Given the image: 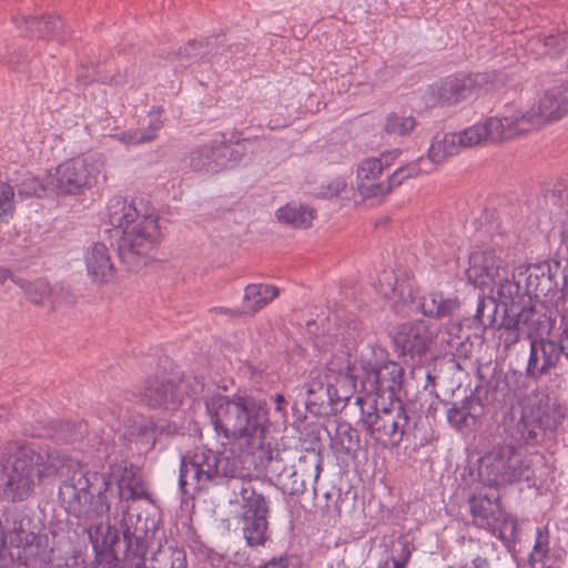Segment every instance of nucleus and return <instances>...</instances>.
<instances>
[{"mask_svg":"<svg viewBox=\"0 0 568 568\" xmlns=\"http://www.w3.org/2000/svg\"><path fill=\"white\" fill-rule=\"evenodd\" d=\"M212 311L215 313H221V314L227 315V316H234L237 314L236 311H232L226 307H214V308H212Z\"/></svg>","mask_w":568,"mask_h":568,"instance_id":"nucleus-53","label":"nucleus"},{"mask_svg":"<svg viewBox=\"0 0 568 568\" xmlns=\"http://www.w3.org/2000/svg\"><path fill=\"white\" fill-rule=\"evenodd\" d=\"M361 415L358 426L379 447L393 449L403 442L409 416L402 402L371 403L356 398Z\"/></svg>","mask_w":568,"mask_h":568,"instance_id":"nucleus-8","label":"nucleus"},{"mask_svg":"<svg viewBox=\"0 0 568 568\" xmlns=\"http://www.w3.org/2000/svg\"><path fill=\"white\" fill-rule=\"evenodd\" d=\"M415 126L416 120L414 116L393 112L386 116L384 130L388 134L404 136L409 134Z\"/></svg>","mask_w":568,"mask_h":568,"instance_id":"nucleus-35","label":"nucleus"},{"mask_svg":"<svg viewBox=\"0 0 568 568\" xmlns=\"http://www.w3.org/2000/svg\"><path fill=\"white\" fill-rule=\"evenodd\" d=\"M399 155V150L394 149L382 153L378 158H367L358 163L356 171V186L364 199H383L395 186L400 185L406 179L417 176L420 173H427L430 168H422L424 159L417 162L399 166L385 181H379L383 170L393 164Z\"/></svg>","mask_w":568,"mask_h":568,"instance_id":"nucleus-9","label":"nucleus"},{"mask_svg":"<svg viewBox=\"0 0 568 568\" xmlns=\"http://www.w3.org/2000/svg\"><path fill=\"white\" fill-rule=\"evenodd\" d=\"M59 438L63 440H72L75 438V435L71 434L69 436H59Z\"/></svg>","mask_w":568,"mask_h":568,"instance_id":"nucleus-57","label":"nucleus"},{"mask_svg":"<svg viewBox=\"0 0 568 568\" xmlns=\"http://www.w3.org/2000/svg\"><path fill=\"white\" fill-rule=\"evenodd\" d=\"M257 568H298V565L295 558L290 556H282L278 558H273L265 565Z\"/></svg>","mask_w":568,"mask_h":568,"instance_id":"nucleus-45","label":"nucleus"},{"mask_svg":"<svg viewBox=\"0 0 568 568\" xmlns=\"http://www.w3.org/2000/svg\"><path fill=\"white\" fill-rule=\"evenodd\" d=\"M549 550V534L546 527L538 528L536 531V540L530 554V561L535 566L542 562Z\"/></svg>","mask_w":568,"mask_h":568,"instance_id":"nucleus-39","label":"nucleus"},{"mask_svg":"<svg viewBox=\"0 0 568 568\" xmlns=\"http://www.w3.org/2000/svg\"><path fill=\"white\" fill-rule=\"evenodd\" d=\"M242 473V456L236 455L232 448L199 449L182 457L179 487L184 494L200 491L226 479L240 478Z\"/></svg>","mask_w":568,"mask_h":568,"instance_id":"nucleus-6","label":"nucleus"},{"mask_svg":"<svg viewBox=\"0 0 568 568\" xmlns=\"http://www.w3.org/2000/svg\"><path fill=\"white\" fill-rule=\"evenodd\" d=\"M162 120L160 118L152 119L149 128L141 133L142 135H152V140L156 136L158 131L162 128Z\"/></svg>","mask_w":568,"mask_h":568,"instance_id":"nucleus-47","label":"nucleus"},{"mask_svg":"<svg viewBox=\"0 0 568 568\" xmlns=\"http://www.w3.org/2000/svg\"><path fill=\"white\" fill-rule=\"evenodd\" d=\"M559 348L560 352L564 353L565 357L568 359V326L561 334Z\"/></svg>","mask_w":568,"mask_h":568,"instance_id":"nucleus-50","label":"nucleus"},{"mask_svg":"<svg viewBox=\"0 0 568 568\" xmlns=\"http://www.w3.org/2000/svg\"><path fill=\"white\" fill-rule=\"evenodd\" d=\"M528 469L521 453L511 445L496 447L479 460V484L499 487L519 480Z\"/></svg>","mask_w":568,"mask_h":568,"instance_id":"nucleus-13","label":"nucleus"},{"mask_svg":"<svg viewBox=\"0 0 568 568\" xmlns=\"http://www.w3.org/2000/svg\"><path fill=\"white\" fill-rule=\"evenodd\" d=\"M508 111L518 136L535 131L547 122L561 119L568 112V84L546 90L535 105L529 108L509 106Z\"/></svg>","mask_w":568,"mask_h":568,"instance_id":"nucleus-12","label":"nucleus"},{"mask_svg":"<svg viewBox=\"0 0 568 568\" xmlns=\"http://www.w3.org/2000/svg\"><path fill=\"white\" fill-rule=\"evenodd\" d=\"M103 169V159L73 158L60 163L48 173V186L58 195H80L104 178Z\"/></svg>","mask_w":568,"mask_h":568,"instance_id":"nucleus-11","label":"nucleus"},{"mask_svg":"<svg viewBox=\"0 0 568 568\" xmlns=\"http://www.w3.org/2000/svg\"><path fill=\"white\" fill-rule=\"evenodd\" d=\"M16 211V193L12 185L0 181V220L8 222Z\"/></svg>","mask_w":568,"mask_h":568,"instance_id":"nucleus-37","label":"nucleus"},{"mask_svg":"<svg viewBox=\"0 0 568 568\" xmlns=\"http://www.w3.org/2000/svg\"><path fill=\"white\" fill-rule=\"evenodd\" d=\"M506 271L507 263L496 250L475 251L469 256L468 280L483 292L494 293V283Z\"/></svg>","mask_w":568,"mask_h":568,"instance_id":"nucleus-17","label":"nucleus"},{"mask_svg":"<svg viewBox=\"0 0 568 568\" xmlns=\"http://www.w3.org/2000/svg\"><path fill=\"white\" fill-rule=\"evenodd\" d=\"M460 303L456 296H445L440 292H430L419 302V308L425 316L444 318L454 315Z\"/></svg>","mask_w":568,"mask_h":568,"instance_id":"nucleus-27","label":"nucleus"},{"mask_svg":"<svg viewBox=\"0 0 568 568\" xmlns=\"http://www.w3.org/2000/svg\"><path fill=\"white\" fill-rule=\"evenodd\" d=\"M469 410L465 406L458 407L454 405L447 410V420L456 427H462L467 422Z\"/></svg>","mask_w":568,"mask_h":568,"instance_id":"nucleus-43","label":"nucleus"},{"mask_svg":"<svg viewBox=\"0 0 568 568\" xmlns=\"http://www.w3.org/2000/svg\"><path fill=\"white\" fill-rule=\"evenodd\" d=\"M239 496H240V498H236V501L242 504V498H241L240 493H239V494H235V497H239Z\"/></svg>","mask_w":568,"mask_h":568,"instance_id":"nucleus-58","label":"nucleus"},{"mask_svg":"<svg viewBox=\"0 0 568 568\" xmlns=\"http://www.w3.org/2000/svg\"><path fill=\"white\" fill-rule=\"evenodd\" d=\"M359 393L356 398L367 403L400 402L398 393L403 387L404 368L397 362L384 359V351L369 348L361 355Z\"/></svg>","mask_w":568,"mask_h":568,"instance_id":"nucleus-7","label":"nucleus"},{"mask_svg":"<svg viewBox=\"0 0 568 568\" xmlns=\"http://www.w3.org/2000/svg\"><path fill=\"white\" fill-rule=\"evenodd\" d=\"M243 150V144L226 142L223 133H216L210 143L202 144L190 153V166L194 171L217 172L239 163Z\"/></svg>","mask_w":568,"mask_h":568,"instance_id":"nucleus-14","label":"nucleus"},{"mask_svg":"<svg viewBox=\"0 0 568 568\" xmlns=\"http://www.w3.org/2000/svg\"><path fill=\"white\" fill-rule=\"evenodd\" d=\"M486 308V300L484 297H479L477 302L476 313L474 315V321L478 323L485 331L487 327V324L484 321V311Z\"/></svg>","mask_w":568,"mask_h":568,"instance_id":"nucleus-46","label":"nucleus"},{"mask_svg":"<svg viewBox=\"0 0 568 568\" xmlns=\"http://www.w3.org/2000/svg\"><path fill=\"white\" fill-rule=\"evenodd\" d=\"M363 373L352 362L347 352L341 351L328 361L324 372L313 369L305 383L306 406L327 402L334 408H343L356 392H359Z\"/></svg>","mask_w":568,"mask_h":568,"instance_id":"nucleus-5","label":"nucleus"},{"mask_svg":"<svg viewBox=\"0 0 568 568\" xmlns=\"http://www.w3.org/2000/svg\"><path fill=\"white\" fill-rule=\"evenodd\" d=\"M97 568H105V567H103L102 564L99 561L97 565ZM109 568H118V562L115 559H111L109 561Z\"/></svg>","mask_w":568,"mask_h":568,"instance_id":"nucleus-55","label":"nucleus"},{"mask_svg":"<svg viewBox=\"0 0 568 568\" xmlns=\"http://www.w3.org/2000/svg\"><path fill=\"white\" fill-rule=\"evenodd\" d=\"M278 294L280 290L274 285L265 283L250 284L245 287L244 308L248 312H257L277 297Z\"/></svg>","mask_w":568,"mask_h":568,"instance_id":"nucleus-28","label":"nucleus"},{"mask_svg":"<svg viewBox=\"0 0 568 568\" xmlns=\"http://www.w3.org/2000/svg\"><path fill=\"white\" fill-rule=\"evenodd\" d=\"M511 312L514 313L513 308L507 310V313H505V316L498 327V339L505 348H510L517 344L521 334H524L514 321V314H511Z\"/></svg>","mask_w":568,"mask_h":568,"instance_id":"nucleus-34","label":"nucleus"},{"mask_svg":"<svg viewBox=\"0 0 568 568\" xmlns=\"http://www.w3.org/2000/svg\"><path fill=\"white\" fill-rule=\"evenodd\" d=\"M10 277H11L10 271L8 268L0 267V285L3 284Z\"/></svg>","mask_w":568,"mask_h":568,"instance_id":"nucleus-54","label":"nucleus"},{"mask_svg":"<svg viewBox=\"0 0 568 568\" xmlns=\"http://www.w3.org/2000/svg\"><path fill=\"white\" fill-rule=\"evenodd\" d=\"M18 195L20 199H28L32 196H41L47 190H51L48 186V176L45 182L39 181L32 173H24L21 181L17 184Z\"/></svg>","mask_w":568,"mask_h":568,"instance_id":"nucleus-36","label":"nucleus"},{"mask_svg":"<svg viewBox=\"0 0 568 568\" xmlns=\"http://www.w3.org/2000/svg\"><path fill=\"white\" fill-rule=\"evenodd\" d=\"M88 275L98 284H106L114 278V265L108 247L102 243H93L84 253Z\"/></svg>","mask_w":568,"mask_h":568,"instance_id":"nucleus-23","label":"nucleus"},{"mask_svg":"<svg viewBox=\"0 0 568 568\" xmlns=\"http://www.w3.org/2000/svg\"><path fill=\"white\" fill-rule=\"evenodd\" d=\"M460 151L456 133H438L434 136L428 149V160L433 164H439L448 156L456 155Z\"/></svg>","mask_w":568,"mask_h":568,"instance_id":"nucleus-32","label":"nucleus"},{"mask_svg":"<svg viewBox=\"0 0 568 568\" xmlns=\"http://www.w3.org/2000/svg\"><path fill=\"white\" fill-rule=\"evenodd\" d=\"M184 385V382H180L176 387H173V385L164 382V379L151 377L145 382L140 393V398L150 407L173 409L182 402V388Z\"/></svg>","mask_w":568,"mask_h":568,"instance_id":"nucleus-21","label":"nucleus"},{"mask_svg":"<svg viewBox=\"0 0 568 568\" xmlns=\"http://www.w3.org/2000/svg\"><path fill=\"white\" fill-rule=\"evenodd\" d=\"M17 284L21 286L28 298L34 304L42 303L51 292L49 283L42 278H39L32 283H24L23 281H18Z\"/></svg>","mask_w":568,"mask_h":568,"instance_id":"nucleus-38","label":"nucleus"},{"mask_svg":"<svg viewBox=\"0 0 568 568\" xmlns=\"http://www.w3.org/2000/svg\"><path fill=\"white\" fill-rule=\"evenodd\" d=\"M48 27V33H54L58 28H61L63 26V22L60 18H49L45 22Z\"/></svg>","mask_w":568,"mask_h":568,"instance_id":"nucleus-49","label":"nucleus"},{"mask_svg":"<svg viewBox=\"0 0 568 568\" xmlns=\"http://www.w3.org/2000/svg\"><path fill=\"white\" fill-rule=\"evenodd\" d=\"M144 555H145V550H141V551H140V556H141V557H144Z\"/></svg>","mask_w":568,"mask_h":568,"instance_id":"nucleus-59","label":"nucleus"},{"mask_svg":"<svg viewBox=\"0 0 568 568\" xmlns=\"http://www.w3.org/2000/svg\"><path fill=\"white\" fill-rule=\"evenodd\" d=\"M346 180L342 176H337L328 181L326 184L322 185L318 195L325 199L336 197L339 196L342 192L346 190Z\"/></svg>","mask_w":568,"mask_h":568,"instance_id":"nucleus-40","label":"nucleus"},{"mask_svg":"<svg viewBox=\"0 0 568 568\" xmlns=\"http://www.w3.org/2000/svg\"><path fill=\"white\" fill-rule=\"evenodd\" d=\"M106 209L120 258L130 267L139 268L160 237L158 217L149 210L142 213L134 202L121 196L112 197Z\"/></svg>","mask_w":568,"mask_h":568,"instance_id":"nucleus-4","label":"nucleus"},{"mask_svg":"<svg viewBox=\"0 0 568 568\" xmlns=\"http://www.w3.org/2000/svg\"><path fill=\"white\" fill-rule=\"evenodd\" d=\"M276 217L286 225L305 229L312 224L314 214L307 205L290 202L276 211Z\"/></svg>","mask_w":568,"mask_h":568,"instance_id":"nucleus-31","label":"nucleus"},{"mask_svg":"<svg viewBox=\"0 0 568 568\" xmlns=\"http://www.w3.org/2000/svg\"><path fill=\"white\" fill-rule=\"evenodd\" d=\"M514 321L527 338L535 339L544 324L542 315L537 312L529 296H524L514 307Z\"/></svg>","mask_w":568,"mask_h":568,"instance_id":"nucleus-26","label":"nucleus"},{"mask_svg":"<svg viewBox=\"0 0 568 568\" xmlns=\"http://www.w3.org/2000/svg\"><path fill=\"white\" fill-rule=\"evenodd\" d=\"M247 455L253 457L257 467L272 476L280 477L287 470L285 458L277 449L273 436L262 443L261 447L250 452Z\"/></svg>","mask_w":568,"mask_h":568,"instance_id":"nucleus-25","label":"nucleus"},{"mask_svg":"<svg viewBox=\"0 0 568 568\" xmlns=\"http://www.w3.org/2000/svg\"><path fill=\"white\" fill-rule=\"evenodd\" d=\"M519 284L515 281L514 274L508 270L494 283V293H489L490 301L496 305L493 307L489 325L495 322L497 305H503L505 313L517 305L519 296Z\"/></svg>","mask_w":568,"mask_h":568,"instance_id":"nucleus-24","label":"nucleus"},{"mask_svg":"<svg viewBox=\"0 0 568 568\" xmlns=\"http://www.w3.org/2000/svg\"><path fill=\"white\" fill-rule=\"evenodd\" d=\"M470 514L474 524L483 529L491 527L493 518L496 517L497 509H500L487 494L479 493L469 498Z\"/></svg>","mask_w":568,"mask_h":568,"instance_id":"nucleus-29","label":"nucleus"},{"mask_svg":"<svg viewBox=\"0 0 568 568\" xmlns=\"http://www.w3.org/2000/svg\"><path fill=\"white\" fill-rule=\"evenodd\" d=\"M89 537H90V539H91L92 544L94 545V547H97L98 538H95V537L93 536L92 528H90V529H89Z\"/></svg>","mask_w":568,"mask_h":568,"instance_id":"nucleus-56","label":"nucleus"},{"mask_svg":"<svg viewBox=\"0 0 568 568\" xmlns=\"http://www.w3.org/2000/svg\"><path fill=\"white\" fill-rule=\"evenodd\" d=\"M460 150L473 148L487 140L503 142L518 136L513 119L506 108L500 116H491L456 133Z\"/></svg>","mask_w":568,"mask_h":568,"instance_id":"nucleus-16","label":"nucleus"},{"mask_svg":"<svg viewBox=\"0 0 568 568\" xmlns=\"http://www.w3.org/2000/svg\"><path fill=\"white\" fill-rule=\"evenodd\" d=\"M560 406L546 395L526 397L520 419L507 427L508 436L517 444L537 445L547 433L555 432L562 423Z\"/></svg>","mask_w":568,"mask_h":568,"instance_id":"nucleus-10","label":"nucleus"},{"mask_svg":"<svg viewBox=\"0 0 568 568\" xmlns=\"http://www.w3.org/2000/svg\"><path fill=\"white\" fill-rule=\"evenodd\" d=\"M8 538L10 545L17 549V558L27 567L43 568L51 562L52 549L43 537L24 529H17Z\"/></svg>","mask_w":568,"mask_h":568,"instance_id":"nucleus-18","label":"nucleus"},{"mask_svg":"<svg viewBox=\"0 0 568 568\" xmlns=\"http://www.w3.org/2000/svg\"><path fill=\"white\" fill-rule=\"evenodd\" d=\"M434 338L432 329L426 322L416 321L404 323L398 326L394 342L403 353L412 355H423L429 348Z\"/></svg>","mask_w":568,"mask_h":568,"instance_id":"nucleus-20","label":"nucleus"},{"mask_svg":"<svg viewBox=\"0 0 568 568\" xmlns=\"http://www.w3.org/2000/svg\"><path fill=\"white\" fill-rule=\"evenodd\" d=\"M112 484L116 485L120 499L149 497L139 469L125 462L111 465L108 478L98 474L90 477L82 473L75 474L60 486L59 496L69 514L80 519L95 520L110 510L105 491Z\"/></svg>","mask_w":568,"mask_h":568,"instance_id":"nucleus-1","label":"nucleus"},{"mask_svg":"<svg viewBox=\"0 0 568 568\" xmlns=\"http://www.w3.org/2000/svg\"><path fill=\"white\" fill-rule=\"evenodd\" d=\"M206 408L217 435L237 442L245 454L272 436L265 403L241 395H219L207 402Z\"/></svg>","mask_w":568,"mask_h":568,"instance_id":"nucleus-2","label":"nucleus"},{"mask_svg":"<svg viewBox=\"0 0 568 568\" xmlns=\"http://www.w3.org/2000/svg\"><path fill=\"white\" fill-rule=\"evenodd\" d=\"M358 326L356 322H351L346 325L338 324L334 336L342 342V344H348L354 341L357 336Z\"/></svg>","mask_w":568,"mask_h":568,"instance_id":"nucleus-41","label":"nucleus"},{"mask_svg":"<svg viewBox=\"0 0 568 568\" xmlns=\"http://www.w3.org/2000/svg\"><path fill=\"white\" fill-rule=\"evenodd\" d=\"M559 345L550 339L535 338L530 341V352L526 374L532 378H539L547 374L559 361Z\"/></svg>","mask_w":568,"mask_h":568,"instance_id":"nucleus-22","label":"nucleus"},{"mask_svg":"<svg viewBox=\"0 0 568 568\" xmlns=\"http://www.w3.org/2000/svg\"><path fill=\"white\" fill-rule=\"evenodd\" d=\"M485 80L484 74L449 77L438 84L432 85L429 92L434 98L445 104H456L469 97Z\"/></svg>","mask_w":568,"mask_h":568,"instance_id":"nucleus-19","label":"nucleus"},{"mask_svg":"<svg viewBox=\"0 0 568 568\" xmlns=\"http://www.w3.org/2000/svg\"><path fill=\"white\" fill-rule=\"evenodd\" d=\"M410 552L409 550H406L403 548L402 555L398 558H393V568H405L408 559H409Z\"/></svg>","mask_w":568,"mask_h":568,"instance_id":"nucleus-48","label":"nucleus"},{"mask_svg":"<svg viewBox=\"0 0 568 568\" xmlns=\"http://www.w3.org/2000/svg\"><path fill=\"white\" fill-rule=\"evenodd\" d=\"M275 404H276L275 409L278 410V412H282L284 409V407H285V404H286L284 395L277 394L275 396Z\"/></svg>","mask_w":568,"mask_h":568,"instance_id":"nucleus-52","label":"nucleus"},{"mask_svg":"<svg viewBox=\"0 0 568 568\" xmlns=\"http://www.w3.org/2000/svg\"><path fill=\"white\" fill-rule=\"evenodd\" d=\"M115 139L123 142L126 145H136L152 141V135H142L140 132L134 133H120L115 135Z\"/></svg>","mask_w":568,"mask_h":568,"instance_id":"nucleus-44","label":"nucleus"},{"mask_svg":"<svg viewBox=\"0 0 568 568\" xmlns=\"http://www.w3.org/2000/svg\"><path fill=\"white\" fill-rule=\"evenodd\" d=\"M394 280V276L389 272H384L381 282V294L392 301L393 303L408 304L412 303L413 288L412 284L406 281Z\"/></svg>","mask_w":568,"mask_h":568,"instance_id":"nucleus-30","label":"nucleus"},{"mask_svg":"<svg viewBox=\"0 0 568 568\" xmlns=\"http://www.w3.org/2000/svg\"><path fill=\"white\" fill-rule=\"evenodd\" d=\"M243 509V535L250 546L263 545L267 539V505L264 497L253 489L251 483H240Z\"/></svg>","mask_w":568,"mask_h":568,"instance_id":"nucleus-15","label":"nucleus"},{"mask_svg":"<svg viewBox=\"0 0 568 568\" xmlns=\"http://www.w3.org/2000/svg\"><path fill=\"white\" fill-rule=\"evenodd\" d=\"M68 458L58 450L38 452L31 444L11 442L0 448L2 495L10 501L28 499L36 478L54 477L67 466Z\"/></svg>","mask_w":568,"mask_h":568,"instance_id":"nucleus-3","label":"nucleus"},{"mask_svg":"<svg viewBox=\"0 0 568 568\" xmlns=\"http://www.w3.org/2000/svg\"><path fill=\"white\" fill-rule=\"evenodd\" d=\"M568 44V36L567 34H558V36H548L545 38L544 45L549 54L559 53L564 50Z\"/></svg>","mask_w":568,"mask_h":568,"instance_id":"nucleus-42","label":"nucleus"},{"mask_svg":"<svg viewBox=\"0 0 568 568\" xmlns=\"http://www.w3.org/2000/svg\"><path fill=\"white\" fill-rule=\"evenodd\" d=\"M203 386L204 384L201 381H195L194 385L191 387L190 393H187V395H197L203 390Z\"/></svg>","mask_w":568,"mask_h":568,"instance_id":"nucleus-51","label":"nucleus"},{"mask_svg":"<svg viewBox=\"0 0 568 568\" xmlns=\"http://www.w3.org/2000/svg\"><path fill=\"white\" fill-rule=\"evenodd\" d=\"M491 527H486L493 536H496L506 544L511 542L516 537V518L501 509H497L496 517L493 518Z\"/></svg>","mask_w":568,"mask_h":568,"instance_id":"nucleus-33","label":"nucleus"}]
</instances>
